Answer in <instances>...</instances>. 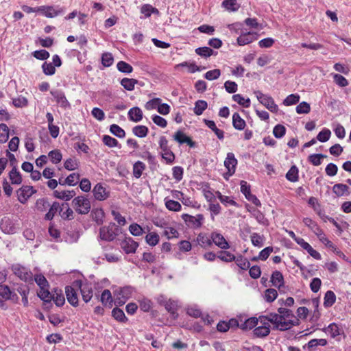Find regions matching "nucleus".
<instances>
[{
  "instance_id": "nucleus-1",
  "label": "nucleus",
  "mask_w": 351,
  "mask_h": 351,
  "mask_svg": "<svg viewBox=\"0 0 351 351\" xmlns=\"http://www.w3.org/2000/svg\"><path fill=\"white\" fill-rule=\"evenodd\" d=\"M19 297L14 291V289L12 290L8 285H0V308L2 310H8V306L6 301H10L13 304L19 303Z\"/></svg>"
},
{
  "instance_id": "nucleus-2",
  "label": "nucleus",
  "mask_w": 351,
  "mask_h": 351,
  "mask_svg": "<svg viewBox=\"0 0 351 351\" xmlns=\"http://www.w3.org/2000/svg\"><path fill=\"white\" fill-rule=\"evenodd\" d=\"M11 270L13 274L16 276L20 280L34 286L33 282V273L31 270L21 264H13L11 266Z\"/></svg>"
},
{
  "instance_id": "nucleus-3",
  "label": "nucleus",
  "mask_w": 351,
  "mask_h": 351,
  "mask_svg": "<svg viewBox=\"0 0 351 351\" xmlns=\"http://www.w3.org/2000/svg\"><path fill=\"white\" fill-rule=\"evenodd\" d=\"M121 229L114 223L99 228V238L106 241H112L119 235Z\"/></svg>"
},
{
  "instance_id": "nucleus-4",
  "label": "nucleus",
  "mask_w": 351,
  "mask_h": 351,
  "mask_svg": "<svg viewBox=\"0 0 351 351\" xmlns=\"http://www.w3.org/2000/svg\"><path fill=\"white\" fill-rule=\"evenodd\" d=\"M158 145L160 149L162 150L161 157L164 159L167 164H172L175 161V154L171 150L169 146V143L165 136H161L159 138Z\"/></svg>"
},
{
  "instance_id": "nucleus-5",
  "label": "nucleus",
  "mask_w": 351,
  "mask_h": 351,
  "mask_svg": "<svg viewBox=\"0 0 351 351\" xmlns=\"http://www.w3.org/2000/svg\"><path fill=\"white\" fill-rule=\"evenodd\" d=\"M73 287L77 289L80 290L82 300L85 303H88L93 298V287L90 282H85L84 283L81 280H75L73 282Z\"/></svg>"
},
{
  "instance_id": "nucleus-6",
  "label": "nucleus",
  "mask_w": 351,
  "mask_h": 351,
  "mask_svg": "<svg viewBox=\"0 0 351 351\" xmlns=\"http://www.w3.org/2000/svg\"><path fill=\"white\" fill-rule=\"evenodd\" d=\"M258 101L271 112H277L278 106L269 95L264 94L260 90L254 92Z\"/></svg>"
},
{
  "instance_id": "nucleus-7",
  "label": "nucleus",
  "mask_w": 351,
  "mask_h": 351,
  "mask_svg": "<svg viewBox=\"0 0 351 351\" xmlns=\"http://www.w3.org/2000/svg\"><path fill=\"white\" fill-rule=\"evenodd\" d=\"M73 206L75 211L80 215H86L90 212V202L88 198L80 195L73 199Z\"/></svg>"
},
{
  "instance_id": "nucleus-8",
  "label": "nucleus",
  "mask_w": 351,
  "mask_h": 351,
  "mask_svg": "<svg viewBox=\"0 0 351 351\" xmlns=\"http://www.w3.org/2000/svg\"><path fill=\"white\" fill-rule=\"evenodd\" d=\"M186 225L192 229H198L202 227L204 217L202 214H197L196 216L184 213L181 216Z\"/></svg>"
},
{
  "instance_id": "nucleus-9",
  "label": "nucleus",
  "mask_w": 351,
  "mask_h": 351,
  "mask_svg": "<svg viewBox=\"0 0 351 351\" xmlns=\"http://www.w3.org/2000/svg\"><path fill=\"white\" fill-rule=\"evenodd\" d=\"M43 8L42 15L47 18H55L58 16L62 15L66 12L64 7L57 5H41Z\"/></svg>"
},
{
  "instance_id": "nucleus-10",
  "label": "nucleus",
  "mask_w": 351,
  "mask_h": 351,
  "mask_svg": "<svg viewBox=\"0 0 351 351\" xmlns=\"http://www.w3.org/2000/svg\"><path fill=\"white\" fill-rule=\"evenodd\" d=\"M32 287H33L32 285L28 283H17L14 288V291L21 295L22 298L21 301L25 307L29 306L28 295Z\"/></svg>"
},
{
  "instance_id": "nucleus-11",
  "label": "nucleus",
  "mask_w": 351,
  "mask_h": 351,
  "mask_svg": "<svg viewBox=\"0 0 351 351\" xmlns=\"http://www.w3.org/2000/svg\"><path fill=\"white\" fill-rule=\"evenodd\" d=\"M0 229L7 234H14L17 232L19 228L15 221L8 217H4L0 221Z\"/></svg>"
},
{
  "instance_id": "nucleus-12",
  "label": "nucleus",
  "mask_w": 351,
  "mask_h": 351,
  "mask_svg": "<svg viewBox=\"0 0 351 351\" xmlns=\"http://www.w3.org/2000/svg\"><path fill=\"white\" fill-rule=\"evenodd\" d=\"M240 186L241 192L248 201L252 202L256 206H261V201L255 195L251 193V186L247 183V182L241 180L240 182Z\"/></svg>"
},
{
  "instance_id": "nucleus-13",
  "label": "nucleus",
  "mask_w": 351,
  "mask_h": 351,
  "mask_svg": "<svg viewBox=\"0 0 351 351\" xmlns=\"http://www.w3.org/2000/svg\"><path fill=\"white\" fill-rule=\"evenodd\" d=\"M36 192V190L33 186L23 185L16 191L17 199L21 204H24Z\"/></svg>"
},
{
  "instance_id": "nucleus-14",
  "label": "nucleus",
  "mask_w": 351,
  "mask_h": 351,
  "mask_svg": "<svg viewBox=\"0 0 351 351\" xmlns=\"http://www.w3.org/2000/svg\"><path fill=\"white\" fill-rule=\"evenodd\" d=\"M50 94L61 108L66 109L71 107L69 101L62 90L53 89L50 91Z\"/></svg>"
},
{
  "instance_id": "nucleus-15",
  "label": "nucleus",
  "mask_w": 351,
  "mask_h": 351,
  "mask_svg": "<svg viewBox=\"0 0 351 351\" xmlns=\"http://www.w3.org/2000/svg\"><path fill=\"white\" fill-rule=\"evenodd\" d=\"M93 194L96 200L104 201L110 196V191H108L102 183H97L93 187Z\"/></svg>"
},
{
  "instance_id": "nucleus-16",
  "label": "nucleus",
  "mask_w": 351,
  "mask_h": 351,
  "mask_svg": "<svg viewBox=\"0 0 351 351\" xmlns=\"http://www.w3.org/2000/svg\"><path fill=\"white\" fill-rule=\"evenodd\" d=\"M173 138L180 145L186 144L191 148L196 147V143L193 141L189 136H186L182 130H178L173 135Z\"/></svg>"
},
{
  "instance_id": "nucleus-17",
  "label": "nucleus",
  "mask_w": 351,
  "mask_h": 351,
  "mask_svg": "<svg viewBox=\"0 0 351 351\" xmlns=\"http://www.w3.org/2000/svg\"><path fill=\"white\" fill-rule=\"evenodd\" d=\"M75 289V287H73V285L65 287L67 301L73 307H77L79 305L77 293Z\"/></svg>"
},
{
  "instance_id": "nucleus-18",
  "label": "nucleus",
  "mask_w": 351,
  "mask_h": 351,
  "mask_svg": "<svg viewBox=\"0 0 351 351\" xmlns=\"http://www.w3.org/2000/svg\"><path fill=\"white\" fill-rule=\"evenodd\" d=\"M121 248L125 254L135 253L138 243L131 237H125L120 243Z\"/></svg>"
},
{
  "instance_id": "nucleus-19",
  "label": "nucleus",
  "mask_w": 351,
  "mask_h": 351,
  "mask_svg": "<svg viewBox=\"0 0 351 351\" xmlns=\"http://www.w3.org/2000/svg\"><path fill=\"white\" fill-rule=\"evenodd\" d=\"M258 37V34L255 32H247L241 33L237 39V44L239 46H244L256 40Z\"/></svg>"
},
{
  "instance_id": "nucleus-20",
  "label": "nucleus",
  "mask_w": 351,
  "mask_h": 351,
  "mask_svg": "<svg viewBox=\"0 0 351 351\" xmlns=\"http://www.w3.org/2000/svg\"><path fill=\"white\" fill-rule=\"evenodd\" d=\"M237 160L233 153L229 152L224 160V166L228 169L230 176H232L235 173Z\"/></svg>"
},
{
  "instance_id": "nucleus-21",
  "label": "nucleus",
  "mask_w": 351,
  "mask_h": 351,
  "mask_svg": "<svg viewBox=\"0 0 351 351\" xmlns=\"http://www.w3.org/2000/svg\"><path fill=\"white\" fill-rule=\"evenodd\" d=\"M210 237L213 243H215L217 247L221 250H227L230 247L228 242L226 240L224 237L220 233L212 232Z\"/></svg>"
},
{
  "instance_id": "nucleus-22",
  "label": "nucleus",
  "mask_w": 351,
  "mask_h": 351,
  "mask_svg": "<svg viewBox=\"0 0 351 351\" xmlns=\"http://www.w3.org/2000/svg\"><path fill=\"white\" fill-rule=\"evenodd\" d=\"M203 122L215 133L220 141H223L224 139V131L219 129L214 121L204 119Z\"/></svg>"
},
{
  "instance_id": "nucleus-23",
  "label": "nucleus",
  "mask_w": 351,
  "mask_h": 351,
  "mask_svg": "<svg viewBox=\"0 0 351 351\" xmlns=\"http://www.w3.org/2000/svg\"><path fill=\"white\" fill-rule=\"evenodd\" d=\"M128 116L130 121L137 123L142 120L143 114L139 107L134 106L129 110Z\"/></svg>"
},
{
  "instance_id": "nucleus-24",
  "label": "nucleus",
  "mask_w": 351,
  "mask_h": 351,
  "mask_svg": "<svg viewBox=\"0 0 351 351\" xmlns=\"http://www.w3.org/2000/svg\"><path fill=\"white\" fill-rule=\"evenodd\" d=\"M73 210L69 207L68 203L64 202L60 204L59 215L63 219L70 220L73 219Z\"/></svg>"
},
{
  "instance_id": "nucleus-25",
  "label": "nucleus",
  "mask_w": 351,
  "mask_h": 351,
  "mask_svg": "<svg viewBox=\"0 0 351 351\" xmlns=\"http://www.w3.org/2000/svg\"><path fill=\"white\" fill-rule=\"evenodd\" d=\"M271 282L273 286L280 289L281 287L284 286V277L282 274L278 270L273 271L271 276Z\"/></svg>"
},
{
  "instance_id": "nucleus-26",
  "label": "nucleus",
  "mask_w": 351,
  "mask_h": 351,
  "mask_svg": "<svg viewBox=\"0 0 351 351\" xmlns=\"http://www.w3.org/2000/svg\"><path fill=\"white\" fill-rule=\"evenodd\" d=\"M165 308L170 313L173 319H176L178 317V304L176 301L168 300L165 304Z\"/></svg>"
},
{
  "instance_id": "nucleus-27",
  "label": "nucleus",
  "mask_w": 351,
  "mask_h": 351,
  "mask_svg": "<svg viewBox=\"0 0 351 351\" xmlns=\"http://www.w3.org/2000/svg\"><path fill=\"white\" fill-rule=\"evenodd\" d=\"M75 195V192L74 190L71 191H59L57 190H55L53 191V196L56 198L64 200V201H69L71 199H72Z\"/></svg>"
},
{
  "instance_id": "nucleus-28",
  "label": "nucleus",
  "mask_w": 351,
  "mask_h": 351,
  "mask_svg": "<svg viewBox=\"0 0 351 351\" xmlns=\"http://www.w3.org/2000/svg\"><path fill=\"white\" fill-rule=\"evenodd\" d=\"M232 126L237 130H243L246 126L245 121L241 118L238 112H234L232 114Z\"/></svg>"
},
{
  "instance_id": "nucleus-29",
  "label": "nucleus",
  "mask_w": 351,
  "mask_h": 351,
  "mask_svg": "<svg viewBox=\"0 0 351 351\" xmlns=\"http://www.w3.org/2000/svg\"><path fill=\"white\" fill-rule=\"evenodd\" d=\"M53 292L54 293L51 295V297H53L51 300H53L55 304L58 307L63 306L65 303V298L62 290L56 288Z\"/></svg>"
},
{
  "instance_id": "nucleus-30",
  "label": "nucleus",
  "mask_w": 351,
  "mask_h": 351,
  "mask_svg": "<svg viewBox=\"0 0 351 351\" xmlns=\"http://www.w3.org/2000/svg\"><path fill=\"white\" fill-rule=\"evenodd\" d=\"M134 291V288L132 286H125L120 287L119 289L114 291V295H121L124 298L128 300L131 298L132 293Z\"/></svg>"
},
{
  "instance_id": "nucleus-31",
  "label": "nucleus",
  "mask_w": 351,
  "mask_h": 351,
  "mask_svg": "<svg viewBox=\"0 0 351 351\" xmlns=\"http://www.w3.org/2000/svg\"><path fill=\"white\" fill-rule=\"evenodd\" d=\"M270 328L267 326H259L254 328L252 331L253 337L255 338H264L269 335Z\"/></svg>"
},
{
  "instance_id": "nucleus-32",
  "label": "nucleus",
  "mask_w": 351,
  "mask_h": 351,
  "mask_svg": "<svg viewBox=\"0 0 351 351\" xmlns=\"http://www.w3.org/2000/svg\"><path fill=\"white\" fill-rule=\"evenodd\" d=\"M258 319L256 317H251L244 319L243 323L240 324V328L243 330H251L258 324Z\"/></svg>"
},
{
  "instance_id": "nucleus-33",
  "label": "nucleus",
  "mask_w": 351,
  "mask_h": 351,
  "mask_svg": "<svg viewBox=\"0 0 351 351\" xmlns=\"http://www.w3.org/2000/svg\"><path fill=\"white\" fill-rule=\"evenodd\" d=\"M195 51L198 56L204 58H208L212 56H216L217 54V51H215L208 47H197L195 49Z\"/></svg>"
},
{
  "instance_id": "nucleus-34",
  "label": "nucleus",
  "mask_w": 351,
  "mask_h": 351,
  "mask_svg": "<svg viewBox=\"0 0 351 351\" xmlns=\"http://www.w3.org/2000/svg\"><path fill=\"white\" fill-rule=\"evenodd\" d=\"M336 302V295L330 290L327 291L324 297V306L326 308L331 307Z\"/></svg>"
},
{
  "instance_id": "nucleus-35",
  "label": "nucleus",
  "mask_w": 351,
  "mask_h": 351,
  "mask_svg": "<svg viewBox=\"0 0 351 351\" xmlns=\"http://www.w3.org/2000/svg\"><path fill=\"white\" fill-rule=\"evenodd\" d=\"M112 316L116 321L120 323H126L128 322V319L125 316L123 311L119 307H114L112 310Z\"/></svg>"
},
{
  "instance_id": "nucleus-36",
  "label": "nucleus",
  "mask_w": 351,
  "mask_h": 351,
  "mask_svg": "<svg viewBox=\"0 0 351 351\" xmlns=\"http://www.w3.org/2000/svg\"><path fill=\"white\" fill-rule=\"evenodd\" d=\"M185 66H187L189 68V72L190 73H194L197 71H200L202 70L206 69V67H204V66H203V67L198 66L194 62L189 63L188 62H182L180 64H176L175 66V69H178L180 67H185Z\"/></svg>"
},
{
  "instance_id": "nucleus-37",
  "label": "nucleus",
  "mask_w": 351,
  "mask_h": 351,
  "mask_svg": "<svg viewBox=\"0 0 351 351\" xmlns=\"http://www.w3.org/2000/svg\"><path fill=\"white\" fill-rule=\"evenodd\" d=\"M100 300L104 306L109 308L112 306L113 298L110 290L105 289L102 291Z\"/></svg>"
},
{
  "instance_id": "nucleus-38",
  "label": "nucleus",
  "mask_w": 351,
  "mask_h": 351,
  "mask_svg": "<svg viewBox=\"0 0 351 351\" xmlns=\"http://www.w3.org/2000/svg\"><path fill=\"white\" fill-rule=\"evenodd\" d=\"M236 265L242 270L247 271L250 266V263L247 258L243 256L242 254H238L236 256L235 260H234Z\"/></svg>"
},
{
  "instance_id": "nucleus-39",
  "label": "nucleus",
  "mask_w": 351,
  "mask_h": 351,
  "mask_svg": "<svg viewBox=\"0 0 351 351\" xmlns=\"http://www.w3.org/2000/svg\"><path fill=\"white\" fill-rule=\"evenodd\" d=\"M60 204L58 202H54L49 206L48 212L45 214L44 219L47 221H51L53 219L55 215L60 210Z\"/></svg>"
},
{
  "instance_id": "nucleus-40",
  "label": "nucleus",
  "mask_w": 351,
  "mask_h": 351,
  "mask_svg": "<svg viewBox=\"0 0 351 351\" xmlns=\"http://www.w3.org/2000/svg\"><path fill=\"white\" fill-rule=\"evenodd\" d=\"M348 186L344 184H335L332 186V192L338 197H341L344 195H348L350 193L348 191Z\"/></svg>"
},
{
  "instance_id": "nucleus-41",
  "label": "nucleus",
  "mask_w": 351,
  "mask_h": 351,
  "mask_svg": "<svg viewBox=\"0 0 351 351\" xmlns=\"http://www.w3.org/2000/svg\"><path fill=\"white\" fill-rule=\"evenodd\" d=\"M49 287H45L43 289L40 288L39 291L37 292V296L43 300L45 303H49L51 304L52 293L49 291Z\"/></svg>"
},
{
  "instance_id": "nucleus-42",
  "label": "nucleus",
  "mask_w": 351,
  "mask_h": 351,
  "mask_svg": "<svg viewBox=\"0 0 351 351\" xmlns=\"http://www.w3.org/2000/svg\"><path fill=\"white\" fill-rule=\"evenodd\" d=\"M9 178L12 184H20L23 180L22 176L16 167H14L10 171Z\"/></svg>"
},
{
  "instance_id": "nucleus-43",
  "label": "nucleus",
  "mask_w": 351,
  "mask_h": 351,
  "mask_svg": "<svg viewBox=\"0 0 351 351\" xmlns=\"http://www.w3.org/2000/svg\"><path fill=\"white\" fill-rule=\"evenodd\" d=\"M132 133L138 138H145L149 133V129L145 125H138L133 127Z\"/></svg>"
},
{
  "instance_id": "nucleus-44",
  "label": "nucleus",
  "mask_w": 351,
  "mask_h": 351,
  "mask_svg": "<svg viewBox=\"0 0 351 351\" xmlns=\"http://www.w3.org/2000/svg\"><path fill=\"white\" fill-rule=\"evenodd\" d=\"M197 241L198 244L203 248H208L213 245L211 237H208L203 233H199L197 237Z\"/></svg>"
},
{
  "instance_id": "nucleus-45",
  "label": "nucleus",
  "mask_w": 351,
  "mask_h": 351,
  "mask_svg": "<svg viewBox=\"0 0 351 351\" xmlns=\"http://www.w3.org/2000/svg\"><path fill=\"white\" fill-rule=\"evenodd\" d=\"M138 83V81L134 78H123L120 84L121 85L127 90L132 91L134 89V86L136 84Z\"/></svg>"
},
{
  "instance_id": "nucleus-46",
  "label": "nucleus",
  "mask_w": 351,
  "mask_h": 351,
  "mask_svg": "<svg viewBox=\"0 0 351 351\" xmlns=\"http://www.w3.org/2000/svg\"><path fill=\"white\" fill-rule=\"evenodd\" d=\"M252 216L256 219L258 223L265 226H267L269 225L268 219L261 210L256 208H252Z\"/></svg>"
},
{
  "instance_id": "nucleus-47",
  "label": "nucleus",
  "mask_w": 351,
  "mask_h": 351,
  "mask_svg": "<svg viewBox=\"0 0 351 351\" xmlns=\"http://www.w3.org/2000/svg\"><path fill=\"white\" fill-rule=\"evenodd\" d=\"M80 175L77 173H73L69 175L66 179L64 180L62 185H69L74 186L80 182Z\"/></svg>"
},
{
  "instance_id": "nucleus-48",
  "label": "nucleus",
  "mask_w": 351,
  "mask_h": 351,
  "mask_svg": "<svg viewBox=\"0 0 351 351\" xmlns=\"http://www.w3.org/2000/svg\"><path fill=\"white\" fill-rule=\"evenodd\" d=\"M217 258L225 263H231L236 258V256L226 250H221L217 253Z\"/></svg>"
},
{
  "instance_id": "nucleus-49",
  "label": "nucleus",
  "mask_w": 351,
  "mask_h": 351,
  "mask_svg": "<svg viewBox=\"0 0 351 351\" xmlns=\"http://www.w3.org/2000/svg\"><path fill=\"white\" fill-rule=\"evenodd\" d=\"M35 282L39 288L49 287V282L43 274L33 275V282Z\"/></svg>"
},
{
  "instance_id": "nucleus-50",
  "label": "nucleus",
  "mask_w": 351,
  "mask_h": 351,
  "mask_svg": "<svg viewBox=\"0 0 351 351\" xmlns=\"http://www.w3.org/2000/svg\"><path fill=\"white\" fill-rule=\"evenodd\" d=\"M92 218L97 225H101L104 222V212L102 208H96L92 210Z\"/></svg>"
},
{
  "instance_id": "nucleus-51",
  "label": "nucleus",
  "mask_w": 351,
  "mask_h": 351,
  "mask_svg": "<svg viewBox=\"0 0 351 351\" xmlns=\"http://www.w3.org/2000/svg\"><path fill=\"white\" fill-rule=\"evenodd\" d=\"M232 100L238 103L240 106L243 108H249L251 105V101L250 98H245L241 94H234L232 96Z\"/></svg>"
},
{
  "instance_id": "nucleus-52",
  "label": "nucleus",
  "mask_w": 351,
  "mask_h": 351,
  "mask_svg": "<svg viewBox=\"0 0 351 351\" xmlns=\"http://www.w3.org/2000/svg\"><path fill=\"white\" fill-rule=\"evenodd\" d=\"M102 142L105 145L110 148L117 147L121 148V145L119 144V141L116 138L109 135H104L102 138Z\"/></svg>"
},
{
  "instance_id": "nucleus-53",
  "label": "nucleus",
  "mask_w": 351,
  "mask_h": 351,
  "mask_svg": "<svg viewBox=\"0 0 351 351\" xmlns=\"http://www.w3.org/2000/svg\"><path fill=\"white\" fill-rule=\"evenodd\" d=\"M327 156L323 154H312L308 156V161L314 166H319L322 164V159Z\"/></svg>"
},
{
  "instance_id": "nucleus-54",
  "label": "nucleus",
  "mask_w": 351,
  "mask_h": 351,
  "mask_svg": "<svg viewBox=\"0 0 351 351\" xmlns=\"http://www.w3.org/2000/svg\"><path fill=\"white\" fill-rule=\"evenodd\" d=\"M80 238V234L77 231H67L64 235V240L68 243H76Z\"/></svg>"
},
{
  "instance_id": "nucleus-55",
  "label": "nucleus",
  "mask_w": 351,
  "mask_h": 351,
  "mask_svg": "<svg viewBox=\"0 0 351 351\" xmlns=\"http://www.w3.org/2000/svg\"><path fill=\"white\" fill-rule=\"evenodd\" d=\"M50 204L48 202L47 198L43 197L39 198L36 200L35 204L36 209L40 213L45 212L49 207Z\"/></svg>"
},
{
  "instance_id": "nucleus-56",
  "label": "nucleus",
  "mask_w": 351,
  "mask_h": 351,
  "mask_svg": "<svg viewBox=\"0 0 351 351\" xmlns=\"http://www.w3.org/2000/svg\"><path fill=\"white\" fill-rule=\"evenodd\" d=\"M146 166L145 165L140 161L138 160L133 165V176L136 178H139L142 176L143 171L145 169Z\"/></svg>"
},
{
  "instance_id": "nucleus-57",
  "label": "nucleus",
  "mask_w": 351,
  "mask_h": 351,
  "mask_svg": "<svg viewBox=\"0 0 351 351\" xmlns=\"http://www.w3.org/2000/svg\"><path fill=\"white\" fill-rule=\"evenodd\" d=\"M101 62L104 67H109L114 63V58L111 53L104 52L101 54Z\"/></svg>"
},
{
  "instance_id": "nucleus-58",
  "label": "nucleus",
  "mask_w": 351,
  "mask_h": 351,
  "mask_svg": "<svg viewBox=\"0 0 351 351\" xmlns=\"http://www.w3.org/2000/svg\"><path fill=\"white\" fill-rule=\"evenodd\" d=\"M117 68L121 73L129 74L133 71V67L129 63L121 60L117 64Z\"/></svg>"
},
{
  "instance_id": "nucleus-59",
  "label": "nucleus",
  "mask_w": 351,
  "mask_h": 351,
  "mask_svg": "<svg viewBox=\"0 0 351 351\" xmlns=\"http://www.w3.org/2000/svg\"><path fill=\"white\" fill-rule=\"evenodd\" d=\"M159 235L155 232H151L145 236V241L150 246H155L159 242Z\"/></svg>"
},
{
  "instance_id": "nucleus-60",
  "label": "nucleus",
  "mask_w": 351,
  "mask_h": 351,
  "mask_svg": "<svg viewBox=\"0 0 351 351\" xmlns=\"http://www.w3.org/2000/svg\"><path fill=\"white\" fill-rule=\"evenodd\" d=\"M208 104L205 100H197L195 103L194 113L196 115H201L204 111L207 108Z\"/></svg>"
},
{
  "instance_id": "nucleus-61",
  "label": "nucleus",
  "mask_w": 351,
  "mask_h": 351,
  "mask_svg": "<svg viewBox=\"0 0 351 351\" xmlns=\"http://www.w3.org/2000/svg\"><path fill=\"white\" fill-rule=\"evenodd\" d=\"M325 332L329 333L332 338H335L340 335L339 327L335 322L330 323L328 327L325 328Z\"/></svg>"
},
{
  "instance_id": "nucleus-62",
  "label": "nucleus",
  "mask_w": 351,
  "mask_h": 351,
  "mask_svg": "<svg viewBox=\"0 0 351 351\" xmlns=\"http://www.w3.org/2000/svg\"><path fill=\"white\" fill-rule=\"evenodd\" d=\"M80 162L77 159L68 158L64 162V167L69 171H73L78 169Z\"/></svg>"
},
{
  "instance_id": "nucleus-63",
  "label": "nucleus",
  "mask_w": 351,
  "mask_h": 351,
  "mask_svg": "<svg viewBox=\"0 0 351 351\" xmlns=\"http://www.w3.org/2000/svg\"><path fill=\"white\" fill-rule=\"evenodd\" d=\"M49 158L53 164L59 163L62 158V155L59 149H53L49 152Z\"/></svg>"
},
{
  "instance_id": "nucleus-64",
  "label": "nucleus",
  "mask_w": 351,
  "mask_h": 351,
  "mask_svg": "<svg viewBox=\"0 0 351 351\" xmlns=\"http://www.w3.org/2000/svg\"><path fill=\"white\" fill-rule=\"evenodd\" d=\"M110 132L115 136L123 138L125 136V130L117 124H112L110 126Z\"/></svg>"
}]
</instances>
